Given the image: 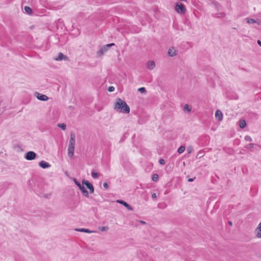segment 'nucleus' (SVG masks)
Segmentation results:
<instances>
[{"instance_id":"obj_19","label":"nucleus","mask_w":261,"mask_h":261,"mask_svg":"<svg viewBox=\"0 0 261 261\" xmlns=\"http://www.w3.org/2000/svg\"><path fill=\"white\" fill-rule=\"evenodd\" d=\"M92 177L94 178H97L99 176V174L95 172V170H93L91 172Z\"/></svg>"},{"instance_id":"obj_28","label":"nucleus","mask_w":261,"mask_h":261,"mask_svg":"<svg viewBox=\"0 0 261 261\" xmlns=\"http://www.w3.org/2000/svg\"><path fill=\"white\" fill-rule=\"evenodd\" d=\"M108 91L110 92H113L115 90V88L113 86H110L108 88Z\"/></svg>"},{"instance_id":"obj_36","label":"nucleus","mask_w":261,"mask_h":261,"mask_svg":"<svg viewBox=\"0 0 261 261\" xmlns=\"http://www.w3.org/2000/svg\"><path fill=\"white\" fill-rule=\"evenodd\" d=\"M193 180H194L193 178H189L188 179V181H189V182L193 181Z\"/></svg>"},{"instance_id":"obj_11","label":"nucleus","mask_w":261,"mask_h":261,"mask_svg":"<svg viewBox=\"0 0 261 261\" xmlns=\"http://www.w3.org/2000/svg\"><path fill=\"white\" fill-rule=\"evenodd\" d=\"M39 166L43 169H46L51 167L50 164L44 161H40L39 163Z\"/></svg>"},{"instance_id":"obj_3","label":"nucleus","mask_w":261,"mask_h":261,"mask_svg":"<svg viewBox=\"0 0 261 261\" xmlns=\"http://www.w3.org/2000/svg\"><path fill=\"white\" fill-rule=\"evenodd\" d=\"M75 142V136L71 134L68 148V154L70 158L72 157L74 155Z\"/></svg>"},{"instance_id":"obj_15","label":"nucleus","mask_w":261,"mask_h":261,"mask_svg":"<svg viewBox=\"0 0 261 261\" xmlns=\"http://www.w3.org/2000/svg\"><path fill=\"white\" fill-rule=\"evenodd\" d=\"M75 230H76L77 231L84 232H86V233H96V232H97L96 231L90 230L89 229H86V228L76 229Z\"/></svg>"},{"instance_id":"obj_13","label":"nucleus","mask_w":261,"mask_h":261,"mask_svg":"<svg viewBox=\"0 0 261 261\" xmlns=\"http://www.w3.org/2000/svg\"><path fill=\"white\" fill-rule=\"evenodd\" d=\"M215 118L219 121H221L223 119V114L219 110L216 111L215 113Z\"/></svg>"},{"instance_id":"obj_17","label":"nucleus","mask_w":261,"mask_h":261,"mask_svg":"<svg viewBox=\"0 0 261 261\" xmlns=\"http://www.w3.org/2000/svg\"><path fill=\"white\" fill-rule=\"evenodd\" d=\"M24 10L28 14L31 15L33 13L32 9L29 6H25Z\"/></svg>"},{"instance_id":"obj_35","label":"nucleus","mask_w":261,"mask_h":261,"mask_svg":"<svg viewBox=\"0 0 261 261\" xmlns=\"http://www.w3.org/2000/svg\"><path fill=\"white\" fill-rule=\"evenodd\" d=\"M139 222L142 224H146V222L144 221H142V220H140L139 221Z\"/></svg>"},{"instance_id":"obj_1","label":"nucleus","mask_w":261,"mask_h":261,"mask_svg":"<svg viewBox=\"0 0 261 261\" xmlns=\"http://www.w3.org/2000/svg\"><path fill=\"white\" fill-rule=\"evenodd\" d=\"M73 181L75 185L79 188L80 190L81 191L83 195L86 197H89V192L86 189L85 186H86L87 188L89 190V193L92 194L94 193V189L93 185L89 182L88 180H83L82 183L81 184L79 181H78L75 178L73 179Z\"/></svg>"},{"instance_id":"obj_9","label":"nucleus","mask_w":261,"mask_h":261,"mask_svg":"<svg viewBox=\"0 0 261 261\" xmlns=\"http://www.w3.org/2000/svg\"><path fill=\"white\" fill-rule=\"evenodd\" d=\"M146 66L147 69L150 70H152L155 67V63L154 61H148L146 64Z\"/></svg>"},{"instance_id":"obj_39","label":"nucleus","mask_w":261,"mask_h":261,"mask_svg":"<svg viewBox=\"0 0 261 261\" xmlns=\"http://www.w3.org/2000/svg\"><path fill=\"white\" fill-rule=\"evenodd\" d=\"M229 223L230 225H232V223L231 222H229Z\"/></svg>"},{"instance_id":"obj_29","label":"nucleus","mask_w":261,"mask_h":261,"mask_svg":"<svg viewBox=\"0 0 261 261\" xmlns=\"http://www.w3.org/2000/svg\"><path fill=\"white\" fill-rule=\"evenodd\" d=\"M254 144L253 143H250L246 146V148H253L254 147Z\"/></svg>"},{"instance_id":"obj_34","label":"nucleus","mask_w":261,"mask_h":261,"mask_svg":"<svg viewBox=\"0 0 261 261\" xmlns=\"http://www.w3.org/2000/svg\"><path fill=\"white\" fill-rule=\"evenodd\" d=\"M152 198H153V199H156V195L155 193H153L152 194Z\"/></svg>"},{"instance_id":"obj_27","label":"nucleus","mask_w":261,"mask_h":261,"mask_svg":"<svg viewBox=\"0 0 261 261\" xmlns=\"http://www.w3.org/2000/svg\"><path fill=\"white\" fill-rule=\"evenodd\" d=\"M244 139L246 141H252V138L250 136H246Z\"/></svg>"},{"instance_id":"obj_14","label":"nucleus","mask_w":261,"mask_h":261,"mask_svg":"<svg viewBox=\"0 0 261 261\" xmlns=\"http://www.w3.org/2000/svg\"><path fill=\"white\" fill-rule=\"evenodd\" d=\"M68 58L65 56L62 53H60L58 55V57L56 58L55 59L56 61H62V60H67Z\"/></svg>"},{"instance_id":"obj_38","label":"nucleus","mask_w":261,"mask_h":261,"mask_svg":"<svg viewBox=\"0 0 261 261\" xmlns=\"http://www.w3.org/2000/svg\"><path fill=\"white\" fill-rule=\"evenodd\" d=\"M214 5H215L216 7L217 8V7H218V4H217L215 2H214Z\"/></svg>"},{"instance_id":"obj_8","label":"nucleus","mask_w":261,"mask_h":261,"mask_svg":"<svg viewBox=\"0 0 261 261\" xmlns=\"http://www.w3.org/2000/svg\"><path fill=\"white\" fill-rule=\"evenodd\" d=\"M37 98L41 101H47L48 99V97L44 94H40L38 92H36L35 94Z\"/></svg>"},{"instance_id":"obj_22","label":"nucleus","mask_w":261,"mask_h":261,"mask_svg":"<svg viewBox=\"0 0 261 261\" xmlns=\"http://www.w3.org/2000/svg\"><path fill=\"white\" fill-rule=\"evenodd\" d=\"M58 126L63 130H65L66 128V125L64 123H59Z\"/></svg>"},{"instance_id":"obj_12","label":"nucleus","mask_w":261,"mask_h":261,"mask_svg":"<svg viewBox=\"0 0 261 261\" xmlns=\"http://www.w3.org/2000/svg\"><path fill=\"white\" fill-rule=\"evenodd\" d=\"M116 202L121 204L122 205H124L127 209L128 210L132 211L133 208L131 206H130L129 204H128L125 201L121 200H117Z\"/></svg>"},{"instance_id":"obj_21","label":"nucleus","mask_w":261,"mask_h":261,"mask_svg":"<svg viewBox=\"0 0 261 261\" xmlns=\"http://www.w3.org/2000/svg\"><path fill=\"white\" fill-rule=\"evenodd\" d=\"M192 110V108L189 106L188 105H185L184 107V111H187L188 112H190Z\"/></svg>"},{"instance_id":"obj_4","label":"nucleus","mask_w":261,"mask_h":261,"mask_svg":"<svg viewBox=\"0 0 261 261\" xmlns=\"http://www.w3.org/2000/svg\"><path fill=\"white\" fill-rule=\"evenodd\" d=\"M114 45L115 44L112 43L103 46L98 51H97V55L98 57L102 56L108 50L110 47L114 46Z\"/></svg>"},{"instance_id":"obj_10","label":"nucleus","mask_w":261,"mask_h":261,"mask_svg":"<svg viewBox=\"0 0 261 261\" xmlns=\"http://www.w3.org/2000/svg\"><path fill=\"white\" fill-rule=\"evenodd\" d=\"M255 236L257 238H261V222L258 224V226L255 230Z\"/></svg>"},{"instance_id":"obj_32","label":"nucleus","mask_w":261,"mask_h":261,"mask_svg":"<svg viewBox=\"0 0 261 261\" xmlns=\"http://www.w3.org/2000/svg\"><path fill=\"white\" fill-rule=\"evenodd\" d=\"M220 16L218 15V14H215V15H214V17H223L224 16V14L223 13H220Z\"/></svg>"},{"instance_id":"obj_24","label":"nucleus","mask_w":261,"mask_h":261,"mask_svg":"<svg viewBox=\"0 0 261 261\" xmlns=\"http://www.w3.org/2000/svg\"><path fill=\"white\" fill-rule=\"evenodd\" d=\"M99 229L102 231H106L109 229V227L108 226H101L99 227Z\"/></svg>"},{"instance_id":"obj_6","label":"nucleus","mask_w":261,"mask_h":261,"mask_svg":"<svg viewBox=\"0 0 261 261\" xmlns=\"http://www.w3.org/2000/svg\"><path fill=\"white\" fill-rule=\"evenodd\" d=\"M36 157V153L33 151H30L27 152L25 154V159L28 161H31L34 160Z\"/></svg>"},{"instance_id":"obj_2","label":"nucleus","mask_w":261,"mask_h":261,"mask_svg":"<svg viewBox=\"0 0 261 261\" xmlns=\"http://www.w3.org/2000/svg\"><path fill=\"white\" fill-rule=\"evenodd\" d=\"M114 109L117 112L128 114L130 112V108L126 102L120 98L116 99Z\"/></svg>"},{"instance_id":"obj_25","label":"nucleus","mask_w":261,"mask_h":261,"mask_svg":"<svg viewBox=\"0 0 261 261\" xmlns=\"http://www.w3.org/2000/svg\"><path fill=\"white\" fill-rule=\"evenodd\" d=\"M203 155V152L202 150L199 151L196 156L197 158H200Z\"/></svg>"},{"instance_id":"obj_23","label":"nucleus","mask_w":261,"mask_h":261,"mask_svg":"<svg viewBox=\"0 0 261 261\" xmlns=\"http://www.w3.org/2000/svg\"><path fill=\"white\" fill-rule=\"evenodd\" d=\"M158 178H159V176H158V175L156 174H154L152 176V179L154 181H157L158 180Z\"/></svg>"},{"instance_id":"obj_31","label":"nucleus","mask_w":261,"mask_h":261,"mask_svg":"<svg viewBox=\"0 0 261 261\" xmlns=\"http://www.w3.org/2000/svg\"><path fill=\"white\" fill-rule=\"evenodd\" d=\"M159 163L161 164V165H164L165 164V161L164 159H160L159 160Z\"/></svg>"},{"instance_id":"obj_30","label":"nucleus","mask_w":261,"mask_h":261,"mask_svg":"<svg viewBox=\"0 0 261 261\" xmlns=\"http://www.w3.org/2000/svg\"><path fill=\"white\" fill-rule=\"evenodd\" d=\"M192 150H193V148L191 146H189L187 148V152L189 153H190L192 151Z\"/></svg>"},{"instance_id":"obj_7","label":"nucleus","mask_w":261,"mask_h":261,"mask_svg":"<svg viewBox=\"0 0 261 261\" xmlns=\"http://www.w3.org/2000/svg\"><path fill=\"white\" fill-rule=\"evenodd\" d=\"M177 54V49L174 47H171L168 49V55L171 57H174Z\"/></svg>"},{"instance_id":"obj_20","label":"nucleus","mask_w":261,"mask_h":261,"mask_svg":"<svg viewBox=\"0 0 261 261\" xmlns=\"http://www.w3.org/2000/svg\"><path fill=\"white\" fill-rule=\"evenodd\" d=\"M185 150V147L184 146H181L178 148V149L177 150V152L179 153H182V152H184Z\"/></svg>"},{"instance_id":"obj_18","label":"nucleus","mask_w":261,"mask_h":261,"mask_svg":"<svg viewBox=\"0 0 261 261\" xmlns=\"http://www.w3.org/2000/svg\"><path fill=\"white\" fill-rule=\"evenodd\" d=\"M239 126L241 128H243L246 126V122L245 120H241L239 121Z\"/></svg>"},{"instance_id":"obj_37","label":"nucleus","mask_w":261,"mask_h":261,"mask_svg":"<svg viewBox=\"0 0 261 261\" xmlns=\"http://www.w3.org/2000/svg\"><path fill=\"white\" fill-rule=\"evenodd\" d=\"M257 43L261 46V41L260 40H258Z\"/></svg>"},{"instance_id":"obj_16","label":"nucleus","mask_w":261,"mask_h":261,"mask_svg":"<svg viewBox=\"0 0 261 261\" xmlns=\"http://www.w3.org/2000/svg\"><path fill=\"white\" fill-rule=\"evenodd\" d=\"M247 22L248 23H257L258 24H261V21H256L254 19L252 18H247Z\"/></svg>"},{"instance_id":"obj_33","label":"nucleus","mask_w":261,"mask_h":261,"mask_svg":"<svg viewBox=\"0 0 261 261\" xmlns=\"http://www.w3.org/2000/svg\"><path fill=\"white\" fill-rule=\"evenodd\" d=\"M103 186L105 189H108L109 187V186L107 182H104L103 184Z\"/></svg>"},{"instance_id":"obj_26","label":"nucleus","mask_w":261,"mask_h":261,"mask_svg":"<svg viewBox=\"0 0 261 261\" xmlns=\"http://www.w3.org/2000/svg\"><path fill=\"white\" fill-rule=\"evenodd\" d=\"M138 91H139L140 92H141L142 93H144L146 92V89L144 87L139 88L138 89Z\"/></svg>"},{"instance_id":"obj_5","label":"nucleus","mask_w":261,"mask_h":261,"mask_svg":"<svg viewBox=\"0 0 261 261\" xmlns=\"http://www.w3.org/2000/svg\"><path fill=\"white\" fill-rule=\"evenodd\" d=\"M175 9L178 13H184L186 12V8L180 3H176L175 6Z\"/></svg>"}]
</instances>
